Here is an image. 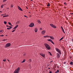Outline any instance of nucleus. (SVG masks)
Listing matches in <instances>:
<instances>
[{"mask_svg": "<svg viewBox=\"0 0 73 73\" xmlns=\"http://www.w3.org/2000/svg\"><path fill=\"white\" fill-rule=\"evenodd\" d=\"M20 68L18 67L14 71V73H19V71L20 70Z\"/></svg>", "mask_w": 73, "mask_h": 73, "instance_id": "obj_2", "label": "nucleus"}, {"mask_svg": "<svg viewBox=\"0 0 73 73\" xmlns=\"http://www.w3.org/2000/svg\"><path fill=\"white\" fill-rule=\"evenodd\" d=\"M24 16L25 17H27V18H28V17H27V16H25V15H24Z\"/></svg>", "mask_w": 73, "mask_h": 73, "instance_id": "obj_42", "label": "nucleus"}, {"mask_svg": "<svg viewBox=\"0 0 73 73\" xmlns=\"http://www.w3.org/2000/svg\"><path fill=\"white\" fill-rule=\"evenodd\" d=\"M25 61V59H24L22 62H21L22 63H23V62H24Z\"/></svg>", "mask_w": 73, "mask_h": 73, "instance_id": "obj_20", "label": "nucleus"}, {"mask_svg": "<svg viewBox=\"0 0 73 73\" xmlns=\"http://www.w3.org/2000/svg\"><path fill=\"white\" fill-rule=\"evenodd\" d=\"M44 45L46 46V48L47 49L49 50L50 49V46H49V45H48V44L46 43H45Z\"/></svg>", "mask_w": 73, "mask_h": 73, "instance_id": "obj_1", "label": "nucleus"}, {"mask_svg": "<svg viewBox=\"0 0 73 73\" xmlns=\"http://www.w3.org/2000/svg\"><path fill=\"white\" fill-rule=\"evenodd\" d=\"M64 4H66V3H64Z\"/></svg>", "mask_w": 73, "mask_h": 73, "instance_id": "obj_50", "label": "nucleus"}, {"mask_svg": "<svg viewBox=\"0 0 73 73\" xmlns=\"http://www.w3.org/2000/svg\"><path fill=\"white\" fill-rule=\"evenodd\" d=\"M18 7V8L20 11H23V10L22 9H21V7H20L19 6H17Z\"/></svg>", "mask_w": 73, "mask_h": 73, "instance_id": "obj_8", "label": "nucleus"}, {"mask_svg": "<svg viewBox=\"0 0 73 73\" xmlns=\"http://www.w3.org/2000/svg\"><path fill=\"white\" fill-rule=\"evenodd\" d=\"M7 16H8V15L4 16L3 17H7Z\"/></svg>", "mask_w": 73, "mask_h": 73, "instance_id": "obj_29", "label": "nucleus"}, {"mask_svg": "<svg viewBox=\"0 0 73 73\" xmlns=\"http://www.w3.org/2000/svg\"><path fill=\"white\" fill-rule=\"evenodd\" d=\"M72 41H73V39H72Z\"/></svg>", "mask_w": 73, "mask_h": 73, "instance_id": "obj_60", "label": "nucleus"}, {"mask_svg": "<svg viewBox=\"0 0 73 73\" xmlns=\"http://www.w3.org/2000/svg\"><path fill=\"white\" fill-rule=\"evenodd\" d=\"M56 55L57 56L58 58H59L60 57V54H58V53H57Z\"/></svg>", "mask_w": 73, "mask_h": 73, "instance_id": "obj_9", "label": "nucleus"}, {"mask_svg": "<svg viewBox=\"0 0 73 73\" xmlns=\"http://www.w3.org/2000/svg\"><path fill=\"white\" fill-rule=\"evenodd\" d=\"M57 67L58 68V66H57Z\"/></svg>", "mask_w": 73, "mask_h": 73, "instance_id": "obj_58", "label": "nucleus"}, {"mask_svg": "<svg viewBox=\"0 0 73 73\" xmlns=\"http://www.w3.org/2000/svg\"><path fill=\"white\" fill-rule=\"evenodd\" d=\"M11 43H7L6 45L5 46V48H7V47H9L11 46Z\"/></svg>", "mask_w": 73, "mask_h": 73, "instance_id": "obj_4", "label": "nucleus"}, {"mask_svg": "<svg viewBox=\"0 0 73 73\" xmlns=\"http://www.w3.org/2000/svg\"><path fill=\"white\" fill-rule=\"evenodd\" d=\"M53 28H56V26L55 25H54L53 26V27H52Z\"/></svg>", "mask_w": 73, "mask_h": 73, "instance_id": "obj_21", "label": "nucleus"}, {"mask_svg": "<svg viewBox=\"0 0 73 73\" xmlns=\"http://www.w3.org/2000/svg\"><path fill=\"white\" fill-rule=\"evenodd\" d=\"M49 36H48V35H46L45 36H44V37L45 38H46V37H49Z\"/></svg>", "mask_w": 73, "mask_h": 73, "instance_id": "obj_12", "label": "nucleus"}, {"mask_svg": "<svg viewBox=\"0 0 73 73\" xmlns=\"http://www.w3.org/2000/svg\"><path fill=\"white\" fill-rule=\"evenodd\" d=\"M72 14L73 15V13H72Z\"/></svg>", "mask_w": 73, "mask_h": 73, "instance_id": "obj_59", "label": "nucleus"}, {"mask_svg": "<svg viewBox=\"0 0 73 73\" xmlns=\"http://www.w3.org/2000/svg\"><path fill=\"white\" fill-rule=\"evenodd\" d=\"M8 24L10 25H11V26H13L12 25H11V23L9 22H8Z\"/></svg>", "mask_w": 73, "mask_h": 73, "instance_id": "obj_23", "label": "nucleus"}, {"mask_svg": "<svg viewBox=\"0 0 73 73\" xmlns=\"http://www.w3.org/2000/svg\"><path fill=\"white\" fill-rule=\"evenodd\" d=\"M20 23V22L19 21H18L17 22L16 24H19V23Z\"/></svg>", "mask_w": 73, "mask_h": 73, "instance_id": "obj_31", "label": "nucleus"}, {"mask_svg": "<svg viewBox=\"0 0 73 73\" xmlns=\"http://www.w3.org/2000/svg\"><path fill=\"white\" fill-rule=\"evenodd\" d=\"M13 7V5L11 4V8H12V7Z\"/></svg>", "mask_w": 73, "mask_h": 73, "instance_id": "obj_19", "label": "nucleus"}, {"mask_svg": "<svg viewBox=\"0 0 73 73\" xmlns=\"http://www.w3.org/2000/svg\"><path fill=\"white\" fill-rule=\"evenodd\" d=\"M29 13H30V12H29Z\"/></svg>", "mask_w": 73, "mask_h": 73, "instance_id": "obj_61", "label": "nucleus"}, {"mask_svg": "<svg viewBox=\"0 0 73 73\" xmlns=\"http://www.w3.org/2000/svg\"><path fill=\"white\" fill-rule=\"evenodd\" d=\"M48 52H49V54H50V56H52V54H51V53L49 51Z\"/></svg>", "mask_w": 73, "mask_h": 73, "instance_id": "obj_25", "label": "nucleus"}, {"mask_svg": "<svg viewBox=\"0 0 73 73\" xmlns=\"http://www.w3.org/2000/svg\"><path fill=\"white\" fill-rule=\"evenodd\" d=\"M4 5H5V4H4V5H3V6H4Z\"/></svg>", "mask_w": 73, "mask_h": 73, "instance_id": "obj_47", "label": "nucleus"}, {"mask_svg": "<svg viewBox=\"0 0 73 73\" xmlns=\"http://www.w3.org/2000/svg\"><path fill=\"white\" fill-rule=\"evenodd\" d=\"M4 23L5 24H7V22L4 21Z\"/></svg>", "mask_w": 73, "mask_h": 73, "instance_id": "obj_28", "label": "nucleus"}, {"mask_svg": "<svg viewBox=\"0 0 73 73\" xmlns=\"http://www.w3.org/2000/svg\"><path fill=\"white\" fill-rule=\"evenodd\" d=\"M23 55L24 56H25V54H24Z\"/></svg>", "mask_w": 73, "mask_h": 73, "instance_id": "obj_46", "label": "nucleus"}, {"mask_svg": "<svg viewBox=\"0 0 73 73\" xmlns=\"http://www.w3.org/2000/svg\"><path fill=\"white\" fill-rule=\"evenodd\" d=\"M29 61V62H31L32 61V60L31 59H30Z\"/></svg>", "mask_w": 73, "mask_h": 73, "instance_id": "obj_33", "label": "nucleus"}, {"mask_svg": "<svg viewBox=\"0 0 73 73\" xmlns=\"http://www.w3.org/2000/svg\"><path fill=\"white\" fill-rule=\"evenodd\" d=\"M62 31H63V32L64 33H65V31H64V30H62Z\"/></svg>", "mask_w": 73, "mask_h": 73, "instance_id": "obj_30", "label": "nucleus"}, {"mask_svg": "<svg viewBox=\"0 0 73 73\" xmlns=\"http://www.w3.org/2000/svg\"><path fill=\"white\" fill-rule=\"evenodd\" d=\"M3 32V30H0V33L2 32Z\"/></svg>", "mask_w": 73, "mask_h": 73, "instance_id": "obj_40", "label": "nucleus"}, {"mask_svg": "<svg viewBox=\"0 0 73 73\" xmlns=\"http://www.w3.org/2000/svg\"><path fill=\"white\" fill-rule=\"evenodd\" d=\"M63 38H64V37H62V38L60 39L59 41H61V40H62V39H63Z\"/></svg>", "mask_w": 73, "mask_h": 73, "instance_id": "obj_26", "label": "nucleus"}, {"mask_svg": "<svg viewBox=\"0 0 73 73\" xmlns=\"http://www.w3.org/2000/svg\"><path fill=\"white\" fill-rule=\"evenodd\" d=\"M15 31H16V30H14L13 31H12V32H15Z\"/></svg>", "mask_w": 73, "mask_h": 73, "instance_id": "obj_34", "label": "nucleus"}, {"mask_svg": "<svg viewBox=\"0 0 73 73\" xmlns=\"http://www.w3.org/2000/svg\"><path fill=\"white\" fill-rule=\"evenodd\" d=\"M47 40H48V41H50L51 42L52 40V39H50Z\"/></svg>", "mask_w": 73, "mask_h": 73, "instance_id": "obj_15", "label": "nucleus"}, {"mask_svg": "<svg viewBox=\"0 0 73 73\" xmlns=\"http://www.w3.org/2000/svg\"><path fill=\"white\" fill-rule=\"evenodd\" d=\"M7 1V0H3V2L4 3V2H5V1Z\"/></svg>", "mask_w": 73, "mask_h": 73, "instance_id": "obj_35", "label": "nucleus"}, {"mask_svg": "<svg viewBox=\"0 0 73 73\" xmlns=\"http://www.w3.org/2000/svg\"><path fill=\"white\" fill-rule=\"evenodd\" d=\"M48 68L49 69H50V68Z\"/></svg>", "mask_w": 73, "mask_h": 73, "instance_id": "obj_55", "label": "nucleus"}, {"mask_svg": "<svg viewBox=\"0 0 73 73\" xmlns=\"http://www.w3.org/2000/svg\"><path fill=\"white\" fill-rule=\"evenodd\" d=\"M46 31L45 30H43L41 32V33L42 35H44L45 33V32Z\"/></svg>", "mask_w": 73, "mask_h": 73, "instance_id": "obj_7", "label": "nucleus"}, {"mask_svg": "<svg viewBox=\"0 0 73 73\" xmlns=\"http://www.w3.org/2000/svg\"><path fill=\"white\" fill-rule=\"evenodd\" d=\"M6 26L7 27H11V26H8V25H7Z\"/></svg>", "mask_w": 73, "mask_h": 73, "instance_id": "obj_41", "label": "nucleus"}, {"mask_svg": "<svg viewBox=\"0 0 73 73\" xmlns=\"http://www.w3.org/2000/svg\"><path fill=\"white\" fill-rule=\"evenodd\" d=\"M8 36V35H5V36Z\"/></svg>", "mask_w": 73, "mask_h": 73, "instance_id": "obj_54", "label": "nucleus"}, {"mask_svg": "<svg viewBox=\"0 0 73 73\" xmlns=\"http://www.w3.org/2000/svg\"><path fill=\"white\" fill-rule=\"evenodd\" d=\"M0 37H3L4 36V35H0Z\"/></svg>", "mask_w": 73, "mask_h": 73, "instance_id": "obj_36", "label": "nucleus"}, {"mask_svg": "<svg viewBox=\"0 0 73 73\" xmlns=\"http://www.w3.org/2000/svg\"><path fill=\"white\" fill-rule=\"evenodd\" d=\"M70 65H73V62H71L70 63Z\"/></svg>", "mask_w": 73, "mask_h": 73, "instance_id": "obj_16", "label": "nucleus"}, {"mask_svg": "<svg viewBox=\"0 0 73 73\" xmlns=\"http://www.w3.org/2000/svg\"><path fill=\"white\" fill-rule=\"evenodd\" d=\"M50 25L51 26V27H53L54 25H53V24H50Z\"/></svg>", "mask_w": 73, "mask_h": 73, "instance_id": "obj_18", "label": "nucleus"}, {"mask_svg": "<svg viewBox=\"0 0 73 73\" xmlns=\"http://www.w3.org/2000/svg\"><path fill=\"white\" fill-rule=\"evenodd\" d=\"M6 15V13L5 14H4V15Z\"/></svg>", "mask_w": 73, "mask_h": 73, "instance_id": "obj_53", "label": "nucleus"}, {"mask_svg": "<svg viewBox=\"0 0 73 73\" xmlns=\"http://www.w3.org/2000/svg\"><path fill=\"white\" fill-rule=\"evenodd\" d=\"M49 73H52V71H50V72H49Z\"/></svg>", "mask_w": 73, "mask_h": 73, "instance_id": "obj_45", "label": "nucleus"}, {"mask_svg": "<svg viewBox=\"0 0 73 73\" xmlns=\"http://www.w3.org/2000/svg\"><path fill=\"white\" fill-rule=\"evenodd\" d=\"M51 43H52V44H53L54 45V42H53V41H52V40L51 41Z\"/></svg>", "mask_w": 73, "mask_h": 73, "instance_id": "obj_24", "label": "nucleus"}, {"mask_svg": "<svg viewBox=\"0 0 73 73\" xmlns=\"http://www.w3.org/2000/svg\"><path fill=\"white\" fill-rule=\"evenodd\" d=\"M38 23H41V22L40 21V20H38Z\"/></svg>", "mask_w": 73, "mask_h": 73, "instance_id": "obj_32", "label": "nucleus"}, {"mask_svg": "<svg viewBox=\"0 0 73 73\" xmlns=\"http://www.w3.org/2000/svg\"><path fill=\"white\" fill-rule=\"evenodd\" d=\"M66 63L65 62H64V64H65Z\"/></svg>", "mask_w": 73, "mask_h": 73, "instance_id": "obj_57", "label": "nucleus"}, {"mask_svg": "<svg viewBox=\"0 0 73 73\" xmlns=\"http://www.w3.org/2000/svg\"><path fill=\"white\" fill-rule=\"evenodd\" d=\"M53 62V61H50V62Z\"/></svg>", "mask_w": 73, "mask_h": 73, "instance_id": "obj_48", "label": "nucleus"}, {"mask_svg": "<svg viewBox=\"0 0 73 73\" xmlns=\"http://www.w3.org/2000/svg\"><path fill=\"white\" fill-rule=\"evenodd\" d=\"M70 14L71 15V14H72V13H70Z\"/></svg>", "mask_w": 73, "mask_h": 73, "instance_id": "obj_56", "label": "nucleus"}, {"mask_svg": "<svg viewBox=\"0 0 73 73\" xmlns=\"http://www.w3.org/2000/svg\"><path fill=\"white\" fill-rule=\"evenodd\" d=\"M7 9H9V8H7Z\"/></svg>", "mask_w": 73, "mask_h": 73, "instance_id": "obj_51", "label": "nucleus"}, {"mask_svg": "<svg viewBox=\"0 0 73 73\" xmlns=\"http://www.w3.org/2000/svg\"><path fill=\"white\" fill-rule=\"evenodd\" d=\"M37 28H35V32H37Z\"/></svg>", "mask_w": 73, "mask_h": 73, "instance_id": "obj_13", "label": "nucleus"}, {"mask_svg": "<svg viewBox=\"0 0 73 73\" xmlns=\"http://www.w3.org/2000/svg\"><path fill=\"white\" fill-rule=\"evenodd\" d=\"M7 39H4L3 40V41H7Z\"/></svg>", "mask_w": 73, "mask_h": 73, "instance_id": "obj_27", "label": "nucleus"}, {"mask_svg": "<svg viewBox=\"0 0 73 73\" xmlns=\"http://www.w3.org/2000/svg\"><path fill=\"white\" fill-rule=\"evenodd\" d=\"M49 37H50V38H51V39H52V40H54V37H53V36H49Z\"/></svg>", "mask_w": 73, "mask_h": 73, "instance_id": "obj_10", "label": "nucleus"}, {"mask_svg": "<svg viewBox=\"0 0 73 73\" xmlns=\"http://www.w3.org/2000/svg\"><path fill=\"white\" fill-rule=\"evenodd\" d=\"M40 30H42V28H41L40 29Z\"/></svg>", "mask_w": 73, "mask_h": 73, "instance_id": "obj_43", "label": "nucleus"}, {"mask_svg": "<svg viewBox=\"0 0 73 73\" xmlns=\"http://www.w3.org/2000/svg\"><path fill=\"white\" fill-rule=\"evenodd\" d=\"M40 54L41 55L42 57H44V58H45V54H42V53H40Z\"/></svg>", "mask_w": 73, "mask_h": 73, "instance_id": "obj_6", "label": "nucleus"}, {"mask_svg": "<svg viewBox=\"0 0 73 73\" xmlns=\"http://www.w3.org/2000/svg\"><path fill=\"white\" fill-rule=\"evenodd\" d=\"M12 28V27H9V28H7V29H11V28Z\"/></svg>", "mask_w": 73, "mask_h": 73, "instance_id": "obj_14", "label": "nucleus"}, {"mask_svg": "<svg viewBox=\"0 0 73 73\" xmlns=\"http://www.w3.org/2000/svg\"><path fill=\"white\" fill-rule=\"evenodd\" d=\"M55 49L57 51V52H58L60 54H61V51H60V50L59 49H58V48H55Z\"/></svg>", "mask_w": 73, "mask_h": 73, "instance_id": "obj_3", "label": "nucleus"}, {"mask_svg": "<svg viewBox=\"0 0 73 73\" xmlns=\"http://www.w3.org/2000/svg\"><path fill=\"white\" fill-rule=\"evenodd\" d=\"M61 28L62 30H63L64 29H63V27H62V26L61 27Z\"/></svg>", "mask_w": 73, "mask_h": 73, "instance_id": "obj_38", "label": "nucleus"}, {"mask_svg": "<svg viewBox=\"0 0 73 73\" xmlns=\"http://www.w3.org/2000/svg\"><path fill=\"white\" fill-rule=\"evenodd\" d=\"M47 7H49L50 6V3H48L47 5Z\"/></svg>", "mask_w": 73, "mask_h": 73, "instance_id": "obj_17", "label": "nucleus"}, {"mask_svg": "<svg viewBox=\"0 0 73 73\" xmlns=\"http://www.w3.org/2000/svg\"><path fill=\"white\" fill-rule=\"evenodd\" d=\"M0 12H1V13H2V11H0Z\"/></svg>", "mask_w": 73, "mask_h": 73, "instance_id": "obj_49", "label": "nucleus"}, {"mask_svg": "<svg viewBox=\"0 0 73 73\" xmlns=\"http://www.w3.org/2000/svg\"><path fill=\"white\" fill-rule=\"evenodd\" d=\"M3 5H2L1 6V8H3Z\"/></svg>", "mask_w": 73, "mask_h": 73, "instance_id": "obj_37", "label": "nucleus"}, {"mask_svg": "<svg viewBox=\"0 0 73 73\" xmlns=\"http://www.w3.org/2000/svg\"><path fill=\"white\" fill-rule=\"evenodd\" d=\"M3 61H6V59H5L4 60H3Z\"/></svg>", "mask_w": 73, "mask_h": 73, "instance_id": "obj_39", "label": "nucleus"}, {"mask_svg": "<svg viewBox=\"0 0 73 73\" xmlns=\"http://www.w3.org/2000/svg\"><path fill=\"white\" fill-rule=\"evenodd\" d=\"M34 23H31L29 25V27H34Z\"/></svg>", "mask_w": 73, "mask_h": 73, "instance_id": "obj_5", "label": "nucleus"}, {"mask_svg": "<svg viewBox=\"0 0 73 73\" xmlns=\"http://www.w3.org/2000/svg\"><path fill=\"white\" fill-rule=\"evenodd\" d=\"M19 27V25H17L13 29H16V28H17V27Z\"/></svg>", "mask_w": 73, "mask_h": 73, "instance_id": "obj_11", "label": "nucleus"}, {"mask_svg": "<svg viewBox=\"0 0 73 73\" xmlns=\"http://www.w3.org/2000/svg\"><path fill=\"white\" fill-rule=\"evenodd\" d=\"M7 60L8 61H9V60Z\"/></svg>", "mask_w": 73, "mask_h": 73, "instance_id": "obj_52", "label": "nucleus"}, {"mask_svg": "<svg viewBox=\"0 0 73 73\" xmlns=\"http://www.w3.org/2000/svg\"><path fill=\"white\" fill-rule=\"evenodd\" d=\"M59 72V70H57V71L55 72V73H58Z\"/></svg>", "mask_w": 73, "mask_h": 73, "instance_id": "obj_22", "label": "nucleus"}, {"mask_svg": "<svg viewBox=\"0 0 73 73\" xmlns=\"http://www.w3.org/2000/svg\"><path fill=\"white\" fill-rule=\"evenodd\" d=\"M1 15V16H3V15H4V14Z\"/></svg>", "mask_w": 73, "mask_h": 73, "instance_id": "obj_44", "label": "nucleus"}]
</instances>
